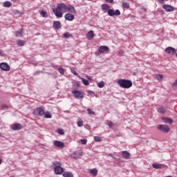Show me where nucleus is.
<instances>
[{"mask_svg": "<svg viewBox=\"0 0 177 177\" xmlns=\"http://www.w3.org/2000/svg\"><path fill=\"white\" fill-rule=\"evenodd\" d=\"M169 0H158V3H160L161 5L165 3V1H167Z\"/></svg>", "mask_w": 177, "mask_h": 177, "instance_id": "45", "label": "nucleus"}, {"mask_svg": "<svg viewBox=\"0 0 177 177\" xmlns=\"http://www.w3.org/2000/svg\"><path fill=\"white\" fill-rule=\"evenodd\" d=\"M80 142H81L82 145H86V143H88V140L82 139V140H80Z\"/></svg>", "mask_w": 177, "mask_h": 177, "instance_id": "42", "label": "nucleus"}, {"mask_svg": "<svg viewBox=\"0 0 177 177\" xmlns=\"http://www.w3.org/2000/svg\"><path fill=\"white\" fill-rule=\"evenodd\" d=\"M15 37H17L18 38H21V37H23V28L15 32Z\"/></svg>", "mask_w": 177, "mask_h": 177, "instance_id": "23", "label": "nucleus"}, {"mask_svg": "<svg viewBox=\"0 0 177 177\" xmlns=\"http://www.w3.org/2000/svg\"><path fill=\"white\" fill-rule=\"evenodd\" d=\"M158 129L159 131H162V132H165V133L169 132V127L166 124H159L158 126Z\"/></svg>", "mask_w": 177, "mask_h": 177, "instance_id": "5", "label": "nucleus"}, {"mask_svg": "<svg viewBox=\"0 0 177 177\" xmlns=\"http://www.w3.org/2000/svg\"><path fill=\"white\" fill-rule=\"evenodd\" d=\"M173 89H177V79L176 80L175 82L172 84Z\"/></svg>", "mask_w": 177, "mask_h": 177, "instance_id": "40", "label": "nucleus"}, {"mask_svg": "<svg viewBox=\"0 0 177 177\" xmlns=\"http://www.w3.org/2000/svg\"><path fill=\"white\" fill-rule=\"evenodd\" d=\"M53 12L56 17L62 18L63 17V13L67 12V6L63 3H58L57 8L53 9Z\"/></svg>", "mask_w": 177, "mask_h": 177, "instance_id": "1", "label": "nucleus"}, {"mask_svg": "<svg viewBox=\"0 0 177 177\" xmlns=\"http://www.w3.org/2000/svg\"><path fill=\"white\" fill-rule=\"evenodd\" d=\"M98 88H104V82L101 81L100 82L97 83Z\"/></svg>", "mask_w": 177, "mask_h": 177, "instance_id": "33", "label": "nucleus"}, {"mask_svg": "<svg viewBox=\"0 0 177 177\" xmlns=\"http://www.w3.org/2000/svg\"><path fill=\"white\" fill-rule=\"evenodd\" d=\"M162 8L165 10V12H174L175 10L174 6L168 4L163 5Z\"/></svg>", "mask_w": 177, "mask_h": 177, "instance_id": "9", "label": "nucleus"}, {"mask_svg": "<svg viewBox=\"0 0 177 177\" xmlns=\"http://www.w3.org/2000/svg\"><path fill=\"white\" fill-rule=\"evenodd\" d=\"M63 176L64 177H73V173H71L70 171H65V172H64Z\"/></svg>", "mask_w": 177, "mask_h": 177, "instance_id": "24", "label": "nucleus"}, {"mask_svg": "<svg viewBox=\"0 0 177 177\" xmlns=\"http://www.w3.org/2000/svg\"><path fill=\"white\" fill-rule=\"evenodd\" d=\"M163 78V76L161 74H158V75H156V79L158 80V81H161Z\"/></svg>", "mask_w": 177, "mask_h": 177, "instance_id": "37", "label": "nucleus"}, {"mask_svg": "<svg viewBox=\"0 0 177 177\" xmlns=\"http://www.w3.org/2000/svg\"><path fill=\"white\" fill-rule=\"evenodd\" d=\"M19 13H20V11H19V10H16L15 12V15H19Z\"/></svg>", "mask_w": 177, "mask_h": 177, "instance_id": "52", "label": "nucleus"}, {"mask_svg": "<svg viewBox=\"0 0 177 177\" xmlns=\"http://www.w3.org/2000/svg\"><path fill=\"white\" fill-rule=\"evenodd\" d=\"M72 94L75 99H84V93L82 91H79L77 89H73L72 91Z\"/></svg>", "mask_w": 177, "mask_h": 177, "instance_id": "4", "label": "nucleus"}, {"mask_svg": "<svg viewBox=\"0 0 177 177\" xmlns=\"http://www.w3.org/2000/svg\"><path fill=\"white\" fill-rule=\"evenodd\" d=\"M166 53H169V55H175L176 53V49L173 47H167L165 48Z\"/></svg>", "mask_w": 177, "mask_h": 177, "instance_id": "11", "label": "nucleus"}, {"mask_svg": "<svg viewBox=\"0 0 177 177\" xmlns=\"http://www.w3.org/2000/svg\"><path fill=\"white\" fill-rule=\"evenodd\" d=\"M153 168H155V169H160L164 167V165L160 164V163H154L152 165Z\"/></svg>", "mask_w": 177, "mask_h": 177, "instance_id": "22", "label": "nucleus"}, {"mask_svg": "<svg viewBox=\"0 0 177 177\" xmlns=\"http://www.w3.org/2000/svg\"><path fill=\"white\" fill-rule=\"evenodd\" d=\"M73 74L74 75H77V77H78V73H77V71H74V72L73 73Z\"/></svg>", "mask_w": 177, "mask_h": 177, "instance_id": "50", "label": "nucleus"}, {"mask_svg": "<svg viewBox=\"0 0 177 177\" xmlns=\"http://www.w3.org/2000/svg\"><path fill=\"white\" fill-rule=\"evenodd\" d=\"M40 15H41L43 17H46V11L41 10V11L40 12Z\"/></svg>", "mask_w": 177, "mask_h": 177, "instance_id": "43", "label": "nucleus"}, {"mask_svg": "<svg viewBox=\"0 0 177 177\" xmlns=\"http://www.w3.org/2000/svg\"><path fill=\"white\" fill-rule=\"evenodd\" d=\"M66 12H69V13L75 14L77 13V11L75 10V8L73 6H66Z\"/></svg>", "mask_w": 177, "mask_h": 177, "instance_id": "12", "label": "nucleus"}, {"mask_svg": "<svg viewBox=\"0 0 177 177\" xmlns=\"http://www.w3.org/2000/svg\"><path fill=\"white\" fill-rule=\"evenodd\" d=\"M57 132L59 135H64V130H63V129H59Z\"/></svg>", "mask_w": 177, "mask_h": 177, "instance_id": "38", "label": "nucleus"}, {"mask_svg": "<svg viewBox=\"0 0 177 177\" xmlns=\"http://www.w3.org/2000/svg\"><path fill=\"white\" fill-rule=\"evenodd\" d=\"M87 111H88V114H89V115H95V111H92V109H88Z\"/></svg>", "mask_w": 177, "mask_h": 177, "instance_id": "34", "label": "nucleus"}, {"mask_svg": "<svg viewBox=\"0 0 177 177\" xmlns=\"http://www.w3.org/2000/svg\"><path fill=\"white\" fill-rule=\"evenodd\" d=\"M122 156L123 158H125V160H129V157H131V153H129L128 151H122Z\"/></svg>", "mask_w": 177, "mask_h": 177, "instance_id": "18", "label": "nucleus"}, {"mask_svg": "<svg viewBox=\"0 0 177 177\" xmlns=\"http://www.w3.org/2000/svg\"><path fill=\"white\" fill-rule=\"evenodd\" d=\"M109 157H111L112 158H114L115 160V157H114L112 153H109Z\"/></svg>", "mask_w": 177, "mask_h": 177, "instance_id": "48", "label": "nucleus"}, {"mask_svg": "<svg viewBox=\"0 0 177 177\" xmlns=\"http://www.w3.org/2000/svg\"><path fill=\"white\" fill-rule=\"evenodd\" d=\"M158 113L160 114H165L167 113V107L164 106H160L158 108Z\"/></svg>", "mask_w": 177, "mask_h": 177, "instance_id": "16", "label": "nucleus"}, {"mask_svg": "<svg viewBox=\"0 0 177 177\" xmlns=\"http://www.w3.org/2000/svg\"><path fill=\"white\" fill-rule=\"evenodd\" d=\"M82 82L84 84V85L88 86L89 85V81L88 80L81 77Z\"/></svg>", "mask_w": 177, "mask_h": 177, "instance_id": "30", "label": "nucleus"}, {"mask_svg": "<svg viewBox=\"0 0 177 177\" xmlns=\"http://www.w3.org/2000/svg\"><path fill=\"white\" fill-rule=\"evenodd\" d=\"M118 85L124 89H129L132 86V81L126 79H120L117 81Z\"/></svg>", "mask_w": 177, "mask_h": 177, "instance_id": "2", "label": "nucleus"}, {"mask_svg": "<svg viewBox=\"0 0 177 177\" xmlns=\"http://www.w3.org/2000/svg\"><path fill=\"white\" fill-rule=\"evenodd\" d=\"M106 124L109 127V128H113L114 127V124L110 120L106 121Z\"/></svg>", "mask_w": 177, "mask_h": 177, "instance_id": "31", "label": "nucleus"}, {"mask_svg": "<svg viewBox=\"0 0 177 177\" xmlns=\"http://www.w3.org/2000/svg\"><path fill=\"white\" fill-rule=\"evenodd\" d=\"M1 107L2 110H6V109H8V106L6 104H2Z\"/></svg>", "mask_w": 177, "mask_h": 177, "instance_id": "44", "label": "nucleus"}, {"mask_svg": "<svg viewBox=\"0 0 177 177\" xmlns=\"http://www.w3.org/2000/svg\"><path fill=\"white\" fill-rule=\"evenodd\" d=\"M53 145L55 147H59V149H63V147H64V142L59 140H54Z\"/></svg>", "mask_w": 177, "mask_h": 177, "instance_id": "10", "label": "nucleus"}, {"mask_svg": "<svg viewBox=\"0 0 177 177\" xmlns=\"http://www.w3.org/2000/svg\"><path fill=\"white\" fill-rule=\"evenodd\" d=\"M102 10H109V9H110V6L107 4H102Z\"/></svg>", "mask_w": 177, "mask_h": 177, "instance_id": "27", "label": "nucleus"}, {"mask_svg": "<svg viewBox=\"0 0 177 177\" xmlns=\"http://www.w3.org/2000/svg\"><path fill=\"white\" fill-rule=\"evenodd\" d=\"M12 6V3L10 1H5L3 3L4 8H10Z\"/></svg>", "mask_w": 177, "mask_h": 177, "instance_id": "26", "label": "nucleus"}, {"mask_svg": "<svg viewBox=\"0 0 177 177\" xmlns=\"http://www.w3.org/2000/svg\"><path fill=\"white\" fill-rule=\"evenodd\" d=\"M45 118H52V115L49 112H46L45 113Z\"/></svg>", "mask_w": 177, "mask_h": 177, "instance_id": "35", "label": "nucleus"}, {"mask_svg": "<svg viewBox=\"0 0 177 177\" xmlns=\"http://www.w3.org/2000/svg\"><path fill=\"white\" fill-rule=\"evenodd\" d=\"M65 19L68 21H73L74 20V15L71 13H67L65 15Z\"/></svg>", "mask_w": 177, "mask_h": 177, "instance_id": "19", "label": "nucleus"}, {"mask_svg": "<svg viewBox=\"0 0 177 177\" xmlns=\"http://www.w3.org/2000/svg\"><path fill=\"white\" fill-rule=\"evenodd\" d=\"M107 50H109V47L106 46H101L98 48V52L100 53H104V52H107Z\"/></svg>", "mask_w": 177, "mask_h": 177, "instance_id": "17", "label": "nucleus"}, {"mask_svg": "<svg viewBox=\"0 0 177 177\" xmlns=\"http://www.w3.org/2000/svg\"><path fill=\"white\" fill-rule=\"evenodd\" d=\"M64 38H70L71 37V34H70L68 32H65L64 34Z\"/></svg>", "mask_w": 177, "mask_h": 177, "instance_id": "41", "label": "nucleus"}, {"mask_svg": "<svg viewBox=\"0 0 177 177\" xmlns=\"http://www.w3.org/2000/svg\"><path fill=\"white\" fill-rule=\"evenodd\" d=\"M106 2H109V3H113V2L114 1V0H105Z\"/></svg>", "mask_w": 177, "mask_h": 177, "instance_id": "46", "label": "nucleus"}, {"mask_svg": "<svg viewBox=\"0 0 177 177\" xmlns=\"http://www.w3.org/2000/svg\"><path fill=\"white\" fill-rule=\"evenodd\" d=\"M94 140L95 142H102V138L99 136H94Z\"/></svg>", "mask_w": 177, "mask_h": 177, "instance_id": "36", "label": "nucleus"}, {"mask_svg": "<svg viewBox=\"0 0 177 177\" xmlns=\"http://www.w3.org/2000/svg\"><path fill=\"white\" fill-rule=\"evenodd\" d=\"M74 85H75V86H77V88L80 86V83H78V82H76Z\"/></svg>", "mask_w": 177, "mask_h": 177, "instance_id": "47", "label": "nucleus"}, {"mask_svg": "<svg viewBox=\"0 0 177 177\" xmlns=\"http://www.w3.org/2000/svg\"><path fill=\"white\" fill-rule=\"evenodd\" d=\"M17 44L19 46H24V44H26V41H23V40H18L17 41Z\"/></svg>", "mask_w": 177, "mask_h": 177, "instance_id": "29", "label": "nucleus"}, {"mask_svg": "<svg viewBox=\"0 0 177 177\" xmlns=\"http://www.w3.org/2000/svg\"><path fill=\"white\" fill-rule=\"evenodd\" d=\"M77 125L79 127H82L84 125V121H82L81 118H79L77 122Z\"/></svg>", "mask_w": 177, "mask_h": 177, "instance_id": "28", "label": "nucleus"}, {"mask_svg": "<svg viewBox=\"0 0 177 177\" xmlns=\"http://www.w3.org/2000/svg\"><path fill=\"white\" fill-rule=\"evenodd\" d=\"M90 174L93 175V176H96L97 175V169H92L90 171Z\"/></svg>", "mask_w": 177, "mask_h": 177, "instance_id": "25", "label": "nucleus"}, {"mask_svg": "<svg viewBox=\"0 0 177 177\" xmlns=\"http://www.w3.org/2000/svg\"><path fill=\"white\" fill-rule=\"evenodd\" d=\"M22 128H23V126L20 123L15 124L12 127V129H13V131H20V129H21Z\"/></svg>", "mask_w": 177, "mask_h": 177, "instance_id": "14", "label": "nucleus"}, {"mask_svg": "<svg viewBox=\"0 0 177 177\" xmlns=\"http://www.w3.org/2000/svg\"><path fill=\"white\" fill-rule=\"evenodd\" d=\"M162 120L166 124H172L174 122V120L169 118H162Z\"/></svg>", "mask_w": 177, "mask_h": 177, "instance_id": "21", "label": "nucleus"}, {"mask_svg": "<svg viewBox=\"0 0 177 177\" xmlns=\"http://www.w3.org/2000/svg\"><path fill=\"white\" fill-rule=\"evenodd\" d=\"M53 27L55 30H59V28H62V24L59 21H55L53 24Z\"/></svg>", "mask_w": 177, "mask_h": 177, "instance_id": "15", "label": "nucleus"}, {"mask_svg": "<svg viewBox=\"0 0 177 177\" xmlns=\"http://www.w3.org/2000/svg\"><path fill=\"white\" fill-rule=\"evenodd\" d=\"M108 15L109 16L113 17V16H120L121 15V12H120L119 10H116L114 11L113 9H109L108 10Z\"/></svg>", "mask_w": 177, "mask_h": 177, "instance_id": "6", "label": "nucleus"}, {"mask_svg": "<svg viewBox=\"0 0 177 177\" xmlns=\"http://www.w3.org/2000/svg\"><path fill=\"white\" fill-rule=\"evenodd\" d=\"M2 164V159H0V165Z\"/></svg>", "mask_w": 177, "mask_h": 177, "instance_id": "53", "label": "nucleus"}, {"mask_svg": "<svg viewBox=\"0 0 177 177\" xmlns=\"http://www.w3.org/2000/svg\"><path fill=\"white\" fill-rule=\"evenodd\" d=\"M81 156H82V151H75L71 155L73 158H75V160H77V158L81 157Z\"/></svg>", "mask_w": 177, "mask_h": 177, "instance_id": "13", "label": "nucleus"}, {"mask_svg": "<svg viewBox=\"0 0 177 177\" xmlns=\"http://www.w3.org/2000/svg\"><path fill=\"white\" fill-rule=\"evenodd\" d=\"M119 55H124V51L123 50H120L118 52Z\"/></svg>", "mask_w": 177, "mask_h": 177, "instance_id": "49", "label": "nucleus"}, {"mask_svg": "<svg viewBox=\"0 0 177 177\" xmlns=\"http://www.w3.org/2000/svg\"><path fill=\"white\" fill-rule=\"evenodd\" d=\"M87 39H93V38L95 37V33L93 32V30H90L86 35Z\"/></svg>", "mask_w": 177, "mask_h": 177, "instance_id": "20", "label": "nucleus"}, {"mask_svg": "<svg viewBox=\"0 0 177 177\" xmlns=\"http://www.w3.org/2000/svg\"><path fill=\"white\" fill-rule=\"evenodd\" d=\"M52 167L54 168V172L56 175H62V174L64 172V169L62 167V163L59 161L53 162Z\"/></svg>", "mask_w": 177, "mask_h": 177, "instance_id": "3", "label": "nucleus"}, {"mask_svg": "<svg viewBox=\"0 0 177 177\" xmlns=\"http://www.w3.org/2000/svg\"><path fill=\"white\" fill-rule=\"evenodd\" d=\"M58 71L60 73L61 75H63V74H64V69L63 68H59Z\"/></svg>", "mask_w": 177, "mask_h": 177, "instance_id": "39", "label": "nucleus"}, {"mask_svg": "<svg viewBox=\"0 0 177 177\" xmlns=\"http://www.w3.org/2000/svg\"><path fill=\"white\" fill-rule=\"evenodd\" d=\"M122 6H123L125 9H129V3H128V2H123V3H122Z\"/></svg>", "mask_w": 177, "mask_h": 177, "instance_id": "32", "label": "nucleus"}, {"mask_svg": "<svg viewBox=\"0 0 177 177\" xmlns=\"http://www.w3.org/2000/svg\"><path fill=\"white\" fill-rule=\"evenodd\" d=\"M3 51L0 50V56H3Z\"/></svg>", "mask_w": 177, "mask_h": 177, "instance_id": "51", "label": "nucleus"}, {"mask_svg": "<svg viewBox=\"0 0 177 177\" xmlns=\"http://www.w3.org/2000/svg\"><path fill=\"white\" fill-rule=\"evenodd\" d=\"M34 115H44L45 111L42 108H36L33 111Z\"/></svg>", "mask_w": 177, "mask_h": 177, "instance_id": "7", "label": "nucleus"}, {"mask_svg": "<svg viewBox=\"0 0 177 177\" xmlns=\"http://www.w3.org/2000/svg\"><path fill=\"white\" fill-rule=\"evenodd\" d=\"M0 68L3 70V71H9L10 70V66L6 62H2L0 64Z\"/></svg>", "mask_w": 177, "mask_h": 177, "instance_id": "8", "label": "nucleus"}, {"mask_svg": "<svg viewBox=\"0 0 177 177\" xmlns=\"http://www.w3.org/2000/svg\"><path fill=\"white\" fill-rule=\"evenodd\" d=\"M88 80H91V77H88Z\"/></svg>", "mask_w": 177, "mask_h": 177, "instance_id": "54", "label": "nucleus"}]
</instances>
